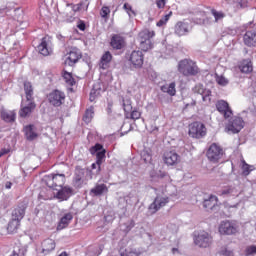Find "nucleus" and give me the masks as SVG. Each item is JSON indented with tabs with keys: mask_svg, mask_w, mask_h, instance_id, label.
I'll return each mask as SVG.
<instances>
[{
	"mask_svg": "<svg viewBox=\"0 0 256 256\" xmlns=\"http://www.w3.org/2000/svg\"><path fill=\"white\" fill-rule=\"evenodd\" d=\"M211 13L213 17H215V21H219L220 19H223V17H225V14H223V12H218L215 9H213Z\"/></svg>",
	"mask_w": 256,
	"mask_h": 256,
	"instance_id": "obj_49",
	"label": "nucleus"
},
{
	"mask_svg": "<svg viewBox=\"0 0 256 256\" xmlns=\"http://www.w3.org/2000/svg\"><path fill=\"white\" fill-rule=\"evenodd\" d=\"M92 169H96V175H99V173H101V164L93 163L91 165Z\"/></svg>",
	"mask_w": 256,
	"mask_h": 256,
	"instance_id": "obj_53",
	"label": "nucleus"
},
{
	"mask_svg": "<svg viewBox=\"0 0 256 256\" xmlns=\"http://www.w3.org/2000/svg\"><path fill=\"white\" fill-rule=\"evenodd\" d=\"M177 69L183 77H197V75L201 73L199 66H197V62L189 58L180 60Z\"/></svg>",
	"mask_w": 256,
	"mask_h": 256,
	"instance_id": "obj_1",
	"label": "nucleus"
},
{
	"mask_svg": "<svg viewBox=\"0 0 256 256\" xmlns=\"http://www.w3.org/2000/svg\"><path fill=\"white\" fill-rule=\"evenodd\" d=\"M90 153L91 155L96 154V162L98 163V165L103 164V159H105V153H106L105 149H103V145L96 144L95 146H92L90 148Z\"/></svg>",
	"mask_w": 256,
	"mask_h": 256,
	"instance_id": "obj_18",
	"label": "nucleus"
},
{
	"mask_svg": "<svg viewBox=\"0 0 256 256\" xmlns=\"http://www.w3.org/2000/svg\"><path fill=\"white\" fill-rule=\"evenodd\" d=\"M63 79L65 83H67L70 87H73V85H75V78H73V75L71 73L64 72Z\"/></svg>",
	"mask_w": 256,
	"mask_h": 256,
	"instance_id": "obj_43",
	"label": "nucleus"
},
{
	"mask_svg": "<svg viewBox=\"0 0 256 256\" xmlns=\"http://www.w3.org/2000/svg\"><path fill=\"white\" fill-rule=\"evenodd\" d=\"M207 135V128H205V124L201 122H194L189 125V136L194 139H201V137H205Z\"/></svg>",
	"mask_w": 256,
	"mask_h": 256,
	"instance_id": "obj_5",
	"label": "nucleus"
},
{
	"mask_svg": "<svg viewBox=\"0 0 256 256\" xmlns=\"http://www.w3.org/2000/svg\"><path fill=\"white\" fill-rule=\"evenodd\" d=\"M37 49L39 54L43 55L44 57L51 55V53H53V48H51V40H49L47 37L42 38L41 43L38 45Z\"/></svg>",
	"mask_w": 256,
	"mask_h": 256,
	"instance_id": "obj_16",
	"label": "nucleus"
},
{
	"mask_svg": "<svg viewBox=\"0 0 256 256\" xmlns=\"http://www.w3.org/2000/svg\"><path fill=\"white\" fill-rule=\"evenodd\" d=\"M113 107V104L109 103L107 107V113H112L111 108Z\"/></svg>",
	"mask_w": 256,
	"mask_h": 256,
	"instance_id": "obj_59",
	"label": "nucleus"
},
{
	"mask_svg": "<svg viewBox=\"0 0 256 256\" xmlns=\"http://www.w3.org/2000/svg\"><path fill=\"white\" fill-rule=\"evenodd\" d=\"M177 251H178L177 248L172 249V253H177Z\"/></svg>",
	"mask_w": 256,
	"mask_h": 256,
	"instance_id": "obj_61",
	"label": "nucleus"
},
{
	"mask_svg": "<svg viewBox=\"0 0 256 256\" xmlns=\"http://www.w3.org/2000/svg\"><path fill=\"white\" fill-rule=\"evenodd\" d=\"M191 105L192 106L196 105V102L194 100H192Z\"/></svg>",
	"mask_w": 256,
	"mask_h": 256,
	"instance_id": "obj_62",
	"label": "nucleus"
},
{
	"mask_svg": "<svg viewBox=\"0 0 256 256\" xmlns=\"http://www.w3.org/2000/svg\"><path fill=\"white\" fill-rule=\"evenodd\" d=\"M113 59V55L111 54V52L106 51L100 60V67L101 69H107V67H109V64L111 63V60Z\"/></svg>",
	"mask_w": 256,
	"mask_h": 256,
	"instance_id": "obj_30",
	"label": "nucleus"
},
{
	"mask_svg": "<svg viewBox=\"0 0 256 256\" xmlns=\"http://www.w3.org/2000/svg\"><path fill=\"white\" fill-rule=\"evenodd\" d=\"M141 253L135 249H127L121 253V256H139Z\"/></svg>",
	"mask_w": 256,
	"mask_h": 256,
	"instance_id": "obj_48",
	"label": "nucleus"
},
{
	"mask_svg": "<svg viewBox=\"0 0 256 256\" xmlns=\"http://www.w3.org/2000/svg\"><path fill=\"white\" fill-rule=\"evenodd\" d=\"M141 159H143L144 163H151L153 161V155L151 154V149L145 148L140 153Z\"/></svg>",
	"mask_w": 256,
	"mask_h": 256,
	"instance_id": "obj_34",
	"label": "nucleus"
},
{
	"mask_svg": "<svg viewBox=\"0 0 256 256\" xmlns=\"http://www.w3.org/2000/svg\"><path fill=\"white\" fill-rule=\"evenodd\" d=\"M171 15H173V12H169L166 14L164 17H162L158 22H157V27H163V25H167V21L171 19Z\"/></svg>",
	"mask_w": 256,
	"mask_h": 256,
	"instance_id": "obj_44",
	"label": "nucleus"
},
{
	"mask_svg": "<svg viewBox=\"0 0 256 256\" xmlns=\"http://www.w3.org/2000/svg\"><path fill=\"white\" fill-rule=\"evenodd\" d=\"M156 5H157L158 9H163V7H165V5H166V1L165 0H156Z\"/></svg>",
	"mask_w": 256,
	"mask_h": 256,
	"instance_id": "obj_54",
	"label": "nucleus"
},
{
	"mask_svg": "<svg viewBox=\"0 0 256 256\" xmlns=\"http://www.w3.org/2000/svg\"><path fill=\"white\" fill-rule=\"evenodd\" d=\"M83 170H78L75 173L74 185L75 187H81L83 185Z\"/></svg>",
	"mask_w": 256,
	"mask_h": 256,
	"instance_id": "obj_39",
	"label": "nucleus"
},
{
	"mask_svg": "<svg viewBox=\"0 0 256 256\" xmlns=\"http://www.w3.org/2000/svg\"><path fill=\"white\" fill-rule=\"evenodd\" d=\"M255 170V166H251L245 162V160H242V174L247 177L251 173V171Z\"/></svg>",
	"mask_w": 256,
	"mask_h": 256,
	"instance_id": "obj_40",
	"label": "nucleus"
},
{
	"mask_svg": "<svg viewBox=\"0 0 256 256\" xmlns=\"http://www.w3.org/2000/svg\"><path fill=\"white\" fill-rule=\"evenodd\" d=\"M108 192L109 188H107V185L105 184H96L95 187L90 190V193L95 195V197H101V195H105V193Z\"/></svg>",
	"mask_w": 256,
	"mask_h": 256,
	"instance_id": "obj_28",
	"label": "nucleus"
},
{
	"mask_svg": "<svg viewBox=\"0 0 256 256\" xmlns=\"http://www.w3.org/2000/svg\"><path fill=\"white\" fill-rule=\"evenodd\" d=\"M93 115H95V109L93 108V106H91L85 111V114L83 116L84 123H91Z\"/></svg>",
	"mask_w": 256,
	"mask_h": 256,
	"instance_id": "obj_36",
	"label": "nucleus"
},
{
	"mask_svg": "<svg viewBox=\"0 0 256 256\" xmlns=\"http://www.w3.org/2000/svg\"><path fill=\"white\" fill-rule=\"evenodd\" d=\"M124 227L125 228H123V231H125V233H129V231H131V229L135 227V222L128 221L124 224Z\"/></svg>",
	"mask_w": 256,
	"mask_h": 256,
	"instance_id": "obj_50",
	"label": "nucleus"
},
{
	"mask_svg": "<svg viewBox=\"0 0 256 256\" xmlns=\"http://www.w3.org/2000/svg\"><path fill=\"white\" fill-rule=\"evenodd\" d=\"M48 99L54 107H61L65 102V93L59 90H54L49 94Z\"/></svg>",
	"mask_w": 256,
	"mask_h": 256,
	"instance_id": "obj_12",
	"label": "nucleus"
},
{
	"mask_svg": "<svg viewBox=\"0 0 256 256\" xmlns=\"http://www.w3.org/2000/svg\"><path fill=\"white\" fill-rule=\"evenodd\" d=\"M217 201H218L217 196L211 195L209 199L204 200L203 202L204 209H207V211H209L215 208V206L217 205Z\"/></svg>",
	"mask_w": 256,
	"mask_h": 256,
	"instance_id": "obj_31",
	"label": "nucleus"
},
{
	"mask_svg": "<svg viewBox=\"0 0 256 256\" xmlns=\"http://www.w3.org/2000/svg\"><path fill=\"white\" fill-rule=\"evenodd\" d=\"M79 9V5L67 3L64 11L62 12V15L64 19H66V21H73V17H75V12L79 11Z\"/></svg>",
	"mask_w": 256,
	"mask_h": 256,
	"instance_id": "obj_20",
	"label": "nucleus"
},
{
	"mask_svg": "<svg viewBox=\"0 0 256 256\" xmlns=\"http://www.w3.org/2000/svg\"><path fill=\"white\" fill-rule=\"evenodd\" d=\"M0 117L5 123H15V119H17V114L15 113V111L1 108Z\"/></svg>",
	"mask_w": 256,
	"mask_h": 256,
	"instance_id": "obj_22",
	"label": "nucleus"
},
{
	"mask_svg": "<svg viewBox=\"0 0 256 256\" xmlns=\"http://www.w3.org/2000/svg\"><path fill=\"white\" fill-rule=\"evenodd\" d=\"M20 225H21V221L15 220V218H12V220L8 223V231L13 233L19 229Z\"/></svg>",
	"mask_w": 256,
	"mask_h": 256,
	"instance_id": "obj_41",
	"label": "nucleus"
},
{
	"mask_svg": "<svg viewBox=\"0 0 256 256\" xmlns=\"http://www.w3.org/2000/svg\"><path fill=\"white\" fill-rule=\"evenodd\" d=\"M158 177H160V179H164V177H167L169 179V175L166 172H160L158 174Z\"/></svg>",
	"mask_w": 256,
	"mask_h": 256,
	"instance_id": "obj_57",
	"label": "nucleus"
},
{
	"mask_svg": "<svg viewBox=\"0 0 256 256\" xmlns=\"http://www.w3.org/2000/svg\"><path fill=\"white\" fill-rule=\"evenodd\" d=\"M206 155H207L209 161H211L212 163H219V160L221 159V157H223V148H221V146L213 143L208 148Z\"/></svg>",
	"mask_w": 256,
	"mask_h": 256,
	"instance_id": "obj_8",
	"label": "nucleus"
},
{
	"mask_svg": "<svg viewBox=\"0 0 256 256\" xmlns=\"http://www.w3.org/2000/svg\"><path fill=\"white\" fill-rule=\"evenodd\" d=\"M110 45L112 49H116V51H119L123 49L126 45L125 38L119 34H115L111 38Z\"/></svg>",
	"mask_w": 256,
	"mask_h": 256,
	"instance_id": "obj_21",
	"label": "nucleus"
},
{
	"mask_svg": "<svg viewBox=\"0 0 256 256\" xmlns=\"http://www.w3.org/2000/svg\"><path fill=\"white\" fill-rule=\"evenodd\" d=\"M71 221H73V213L69 212L66 213L61 219L60 222L57 226V229L59 231H61L62 229H65L66 227L69 226V223H71Z\"/></svg>",
	"mask_w": 256,
	"mask_h": 256,
	"instance_id": "obj_29",
	"label": "nucleus"
},
{
	"mask_svg": "<svg viewBox=\"0 0 256 256\" xmlns=\"http://www.w3.org/2000/svg\"><path fill=\"white\" fill-rule=\"evenodd\" d=\"M177 84L175 82H171L169 84H164L161 86V92L167 93V95H170V97H175L177 95Z\"/></svg>",
	"mask_w": 256,
	"mask_h": 256,
	"instance_id": "obj_26",
	"label": "nucleus"
},
{
	"mask_svg": "<svg viewBox=\"0 0 256 256\" xmlns=\"http://www.w3.org/2000/svg\"><path fill=\"white\" fill-rule=\"evenodd\" d=\"M244 44L247 47H255L256 45V28L246 31L243 37Z\"/></svg>",
	"mask_w": 256,
	"mask_h": 256,
	"instance_id": "obj_23",
	"label": "nucleus"
},
{
	"mask_svg": "<svg viewBox=\"0 0 256 256\" xmlns=\"http://www.w3.org/2000/svg\"><path fill=\"white\" fill-rule=\"evenodd\" d=\"M255 253H256V245H251L247 247L246 254L255 255Z\"/></svg>",
	"mask_w": 256,
	"mask_h": 256,
	"instance_id": "obj_52",
	"label": "nucleus"
},
{
	"mask_svg": "<svg viewBox=\"0 0 256 256\" xmlns=\"http://www.w3.org/2000/svg\"><path fill=\"white\" fill-rule=\"evenodd\" d=\"M163 161L165 165L173 167L180 163L181 156H179V154H177L175 151H168L164 153Z\"/></svg>",
	"mask_w": 256,
	"mask_h": 256,
	"instance_id": "obj_15",
	"label": "nucleus"
},
{
	"mask_svg": "<svg viewBox=\"0 0 256 256\" xmlns=\"http://www.w3.org/2000/svg\"><path fill=\"white\" fill-rule=\"evenodd\" d=\"M174 31L178 37H183V35L189 33V24L187 22H178L175 25Z\"/></svg>",
	"mask_w": 256,
	"mask_h": 256,
	"instance_id": "obj_25",
	"label": "nucleus"
},
{
	"mask_svg": "<svg viewBox=\"0 0 256 256\" xmlns=\"http://www.w3.org/2000/svg\"><path fill=\"white\" fill-rule=\"evenodd\" d=\"M218 195H221L222 197H229L231 195H237V189L233 186H228L223 188L218 192Z\"/></svg>",
	"mask_w": 256,
	"mask_h": 256,
	"instance_id": "obj_33",
	"label": "nucleus"
},
{
	"mask_svg": "<svg viewBox=\"0 0 256 256\" xmlns=\"http://www.w3.org/2000/svg\"><path fill=\"white\" fill-rule=\"evenodd\" d=\"M216 83H218V85H221L222 87H225V85L229 84V80H227V78H225V76L221 75L219 76L218 74H216Z\"/></svg>",
	"mask_w": 256,
	"mask_h": 256,
	"instance_id": "obj_47",
	"label": "nucleus"
},
{
	"mask_svg": "<svg viewBox=\"0 0 256 256\" xmlns=\"http://www.w3.org/2000/svg\"><path fill=\"white\" fill-rule=\"evenodd\" d=\"M24 91L27 101H33V86L31 85V82L24 83Z\"/></svg>",
	"mask_w": 256,
	"mask_h": 256,
	"instance_id": "obj_35",
	"label": "nucleus"
},
{
	"mask_svg": "<svg viewBox=\"0 0 256 256\" xmlns=\"http://www.w3.org/2000/svg\"><path fill=\"white\" fill-rule=\"evenodd\" d=\"M55 247V240L48 238L42 242V253H44V255H49L51 251H55Z\"/></svg>",
	"mask_w": 256,
	"mask_h": 256,
	"instance_id": "obj_27",
	"label": "nucleus"
},
{
	"mask_svg": "<svg viewBox=\"0 0 256 256\" xmlns=\"http://www.w3.org/2000/svg\"><path fill=\"white\" fill-rule=\"evenodd\" d=\"M111 14V8L109 6H103L100 10V17H102L103 20L109 21V15Z\"/></svg>",
	"mask_w": 256,
	"mask_h": 256,
	"instance_id": "obj_42",
	"label": "nucleus"
},
{
	"mask_svg": "<svg viewBox=\"0 0 256 256\" xmlns=\"http://www.w3.org/2000/svg\"><path fill=\"white\" fill-rule=\"evenodd\" d=\"M47 187L50 189H58L65 185V174H51L44 178Z\"/></svg>",
	"mask_w": 256,
	"mask_h": 256,
	"instance_id": "obj_3",
	"label": "nucleus"
},
{
	"mask_svg": "<svg viewBox=\"0 0 256 256\" xmlns=\"http://www.w3.org/2000/svg\"><path fill=\"white\" fill-rule=\"evenodd\" d=\"M123 9L126 11L129 17H135V15H137V13H135V10H133V7L129 3H125L123 5Z\"/></svg>",
	"mask_w": 256,
	"mask_h": 256,
	"instance_id": "obj_46",
	"label": "nucleus"
},
{
	"mask_svg": "<svg viewBox=\"0 0 256 256\" xmlns=\"http://www.w3.org/2000/svg\"><path fill=\"white\" fill-rule=\"evenodd\" d=\"M65 65H68L69 67H73L76 63L79 62V59H81L82 54L81 50L78 48H71L66 54H65Z\"/></svg>",
	"mask_w": 256,
	"mask_h": 256,
	"instance_id": "obj_10",
	"label": "nucleus"
},
{
	"mask_svg": "<svg viewBox=\"0 0 256 256\" xmlns=\"http://www.w3.org/2000/svg\"><path fill=\"white\" fill-rule=\"evenodd\" d=\"M226 256H232L233 255V252L232 251H229V250H225V253H224Z\"/></svg>",
	"mask_w": 256,
	"mask_h": 256,
	"instance_id": "obj_60",
	"label": "nucleus"
},
{
	"mask_svg": "<svg viewBox=\"0 0 256 256\" xmlns=\"http://www.w3.org/2000/svg\"><path fill=\"white\" fill-rule=\"evenodd\" d=\"M35 102L33 100L28 101V104L26 106H22L20 111H19V116L25 119V117H29L33 111H35Z\"/></svg>",
	"mask_w": 256,
	"mask_h": 256,
	"instance_id": "obj_24",
	"label": "nucleus"
},
{
	"mask_svg": "<svg viewBox=\"0 0 256 256\" xmlns=\"http://www.w3.org/2000/svg\"><path fill=\"white\" fill-rule=\"evenodd\" d=\"M153 37H155V31H149L147 29L142 30L138 34L139 47L142 51H149L150 49H153V42H151Z\"/></svg>",
	"mask_w": 256,
	"mask_h": 256,
	"instance_id": "obj_2",
	"label": "nucleus"
},
{
	"mask_svg": "<svg viewBox=\"0 0 256 256\" xmlns=\"http://www.w3.org/2000/svg\"><path fill=\"white\" fill-rule=\"evenodd\" d=\"M216 109L223 115L224 119H231V117H233V110L225 100L218 101L216 103Z\"/></svg>",
	"mask_w": 256,
	"mask_h": 256,
	"instance_id": "obj_13",
	"label": "nucleus"
},
{
	"mask_svg": "<svg viewBox=\"0 0 256 256\" xmlns=\"http://www.w3.org/2000/svg\"><path fill=\"white\" fill-rule=\"evenodd\" d=\"M101 95V88H94L90 91V101L93 102Z\"/></svg>",
	"mask_w": 256,
	"mask_h": 256,
	"instance_id": "obj_45",
	"label": "nucleus"
},
{
	"mask_svg": "<svg viewBox=\"0 0 256 256\" xmlns=\"http://www.w3.org/2000/svg\"><path fill=\"white\" fill-rule=\"evenodd\" d=\"M145 56L141 50H134L131 52L128 61L131 69H141L143 67Z\"/></svg>",
	"mask_w": 256,
	"mask_h": 256,
	"instance_id": "obj_7",
	"label": "nucleus"
},
{
	"mask_svg": "<svg viewBox=\"0 0 256 256\" xmlns=\"http://www.w3.org/2000/svg\"><path fill=\"white\" fill-rule=\"evenodd\" d=\"M243 127H245V121H243V118L234 116L229 120L225 130L227 133L235 134L239 133Z\"/></svg>",
	"mask_w": 256,
	"mask_h": 256,
	"instance_id": "obj_4",
	"label": "nucleus"
},
{
	"mask_svg": "<svg viewBox=\"0 0 256 256\" xmlns=\"http://www.w3.org/2000/svg\"><path fill=\"white\" fill-rule=\"evenodd\" d=\"M55 191L56 192H54V197L60 201H67L73 195V188L69 186H61L56 188Z\"/></svg>",
	"mask_w": 256,
	"mask_h": 256,
	"instance_id": "obj_14",
	"label": "nucleus"
},
{
	"mask_svg": "<svg viewBox=\"0 0 256 256\" xmlns=\"http://www.w3.org/2000/svg\"><path fill=\"white\" fill-rule=\"evenodd\" d=\"M25 217V207L20 206L13 210L12 212V219H15L16 221H21Z\"/></svg>",
	"mask_w": 256,
	"mask_h": 256,
	"instance_id": "obj_32",
	"label": "nucleus"
},
{
	"mask_svg": "<svg viewBox=\"0 0 256 256\" xmlns=\"http://www.w3.org/2000/svg\"><path fill=\"white\" fill-rule=\"evenodd\" d=\"M193 93L201 95L202 101H204V103H211V90L206 89L202 84H197L193 88Z\"/></svg>",
	"mask_w": 256,
	"mask_h": 256,
	"instance_id": "obj_17",
	"label": "nucleus"
},
{
	"mask_svg": "<svg viewBox=\"0 0 256 256\" xmlns=\"http://www.w3.org/2000/svg\"><path fill=\"white\" fill-rule=\"evenodd\" d=\"M239 227L237 226V223L234 221H222L219 226V233L221 235H235L237 233Z\"/></svg>",
	"mask_w": 256,
	"mask_h": 256,
	"instance_id": "obj_11",
	"label": "nucleus"
},
{
	"mask_svg": "<svg viewBox=\"0 0 256 256\" xmlns=\"http://www.w3.org/2000/svg\"><path fill=\"white\" fill-rule=\"evenodd\" d=\"M240 71L242 73H251L253 71V64L249 60H244L240 65Z\"/></svg>",
	"mask_w": 256,
	"mask_h": 256,
	"instance_id": "obj_37",
	"label": "nucleus"
},
{
	"mask_svg": "<svg viewBox=\"0 0 256 256\" xmlns=\"http://www.w3.org/2000/svg\"><path fill=\"white\" fill-rule=\"evenodd\" d=\"M169 203V197L167 196H156L154 201L148 207V213L150 215H155L157 211L163 209Z\"/></svg>",
	"mask_w": 256,
	"mask_h": 256,
	"instance_id": "obj_6",
	"label": "nucleus"
},
{
	"mask_svg": "<svg viewBox=\"0 0 256 256\" xmlns=\"http://www.w3.org/2000/svg\"><path fill=\"white\" fill-rule=\"evenodd\" d=\"M77 27H78V29H79L80 31H85V22L80 21V22L78 23Z\"/></svg>",
	"mask_w": 256,
	"mask_h": 256,
	"instance_id": "obj_56",
	"label": "nucleus"
},
{
	"mask_svg": "<svg viewBox=\"0 0 256 256\" xmlns=\"http://www.w3.org/2000/svg\"><path fill=\"white\" fill-rule=\"evenodd\" d=\"M13 186V183H11V182H6V184H5V189H11V187Z\"/></svg>",
	"mask_w": 256,
	"mask_h": 256,
	"instance_id": "obj_58",
	"label": "nucleus"
},
{
	"mask_svg": "<svg viewBox=\"0 0 256 256\" xmlns=\"http://www.w3.org/2000/svg\"><path fill=\"white\" fill-rule=\"evenodd\" d=\"M131 119H134V120L141 119V112L139 110H133L131 112Z\"/></svg>",
	"mask_w": 256,
	"mask_h": 256,
	"instance_id": "obj_51",
	"label": "nucleus"
},
{
	"mask_svg": "<svg viewBox=\"0 0 256 256\" xmlns=\"http://www.w3.org/2000/svg\"><path fill=\"white\" fill-rule=\"evenodd\" d=\"M23 133L27 141H35L39 137V132H37V127L33 124L24 126Z\"/></svg>",
	"mask_w": 256,
	"mask_h": 256,
	"instance_id": "obj_19",
	"label": "nucleus"
},
{
	"mask_svg": "<svg viewBox=\"0 0 256 256\" xmlns=\"http://www.w3.org/2000/svg\"><path fill=\"white\" fill-rule=\"evenodd\" d=\"M122 107L125 113H131V111H133V106L131 105V98H122Z\"/></svg>",
	"mask_w": 256,
	"mask_h": 256,
	"instance_id": "obj_38",
	"label": "nucleus"
},
{
	"mask_svg": "<svg viewBox=\"0 0 256 256\" xmlns=\"http://www.w3.org/2000/svg\"><path fill=\"white\" fill-rule=\"evenodd\" d=\"M194 243L198 247H202L203 249H207V247H211V244L213 243V237L210 236L209 233L203 231V232H200L194 238Z\"/></svg>",
	"mask_w": 256,
	"mask_h": 256,
	"instance_id": "obj_9",
	"label": "nucleus"
},
{
	"mask_svg": "<svg viewBox=\"0 0 256 256\" xmlns=\"http://www.w3.org/2000/svg\"><path fill=\"white\" fill-rule=\"evenodd\" d=\"M10 151H11L10 149L2 148V149L0 150V158L3 157V155L9 154Z\"/></svg>",
	"mask_w": 256,
	"mask_h": 256,
	"instance_id": "obj_55",
	"label": "nucleus"
}]
</instances>
